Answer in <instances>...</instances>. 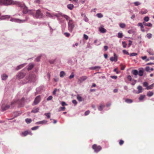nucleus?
<instances>
[{
	"label": "nucleus",
	"instance_id": "obj_44",
	"mask_svg": "<svg viewBox=\"0 0 154 154\" xmlns=\"http://www.w3.org/2000/svg\"><path fill=\"white\" fill-rule=\"evenodd\" d=\"M74 76V75L73 72H72L71 75L69 76V78L70 79L73 78Z\"/></svg>",
	"mask_w": 154,
	"mask_h": 154
},
{
	"label": "nucleus",
	"instance_id": "obj_23",
	"mask_svg": "<svg viewBox=\"0 0 154 154\" xmlns=\"http://www.w3.org/2000/svg\"><path fill=\"white\" fill-rule=\"evenodd\" d=\"M143 69H140L139 70V72H138V74L140 76H142L143 75Z\"/></svg>",
	"mask_w": 154,
	"mask_h": 154
},
{
	"label": "nucleus",
	"instance_id": "obj_41",
	"mask_svg": "<svg viewBox=\"0 0 154 154\" xmlns=\"http://www.w3.org/2000/svg\"><path fill=\"white\" fill-rule=\"evenodd\" d=\"M149 20V18L147 16L145 17L144 18V20L145 22L148 21Z\"/></svg>",
	"mask_w": 154,
	"mask_h": 154
},
{
	"label": "nucleus",
	"instance_id": "obj_7",
	"mask_svg": "<svg viewBox=\"0 0 154 154\" xmlns=\"http://www.w3.org/2000/svg\"><path fill=\"white\" fill-rule=\"evenodd\" d=\"M18 5L23 10V12L24 14H26L28 12L27 8L24 4H20Z\"/></svg>",
	"mask_w": 154,
	"mask_h": 154
},
{
	"label": "nucleus",
	"instance_id": "obj_2",
	"mask_svg": "<svg viewBox=\"0 0 154 154\" xmlns=\"http://www.w3.org/2000/svg\"><path fill=\"white\" fill-rule=\"evenodd\" d=\"M68 27L69 31L72 32L75 27V24L72 20H69L68 23Z\"/></svg>",
	"mask_w": 154,
	"mask_h": 154
},
{
	"label": "nucleus",
	"instance_id": "obj_10",
	"mask_svg": "<svg viewBox=\"0 0 154 154\" xmlns=\"http://www.w3.org/2000/svg\"><path fill=\"white\" fill-rule=\"evenodd\" d=\"M114 57H111L110 60L112 62H116L118 60L117 57L115 53H114Z\"/></svg>",
	"mask_w": 154,
	"mask_h": 154
},
{
	"label": "nucleus",
	"instance_id": "obj_33",
	"mask_svg": "<svg viewBox=\"0 0 154 154\" xmlns=\"http://www.w3.org/2000/svg\"><path fill=\"white\" fill-rule=\"evenodd\" d=\"M25 121H26V122L27 124H29L31 123L32 121L31 119L29 118L26 119V120H25Z\"/></svg>",
	"mask_w": 154,
	"mask_h": 154
},
{
	"label": "nucleus",
	"instance_id": "obj_15",
	"mask_svg": "<svg viewBox=\"0 0 154 154\" xmlns=\"http://www.w3.org/2000/svg\"><path fill=\"white\" fill-rule=\"evenodd\" d=\"M60 15L61 17L65 18L67 21L68 20L69 21V20H71L69 17L66 15H65L63 14H61Z\"/></svg>",
	"mask_w": 154,
	"mask_h": 154
},
{
	"label": "nucleus",
	"instance_id": "obj_46",
	"mask_svg": "<svg viewBox=\"0 0 154 154\" xmlns=\"http://www.w3.org/2000/svg\"><path fill=\"white\" fill-rule=\"evenodd\" d=\"M83 19L86 22H88V19L86 16H85L84 17Z\"/></svg>",
	"mask_w": 154,
	"mask_h": 154
},
{
	"label": "nucleus",
	"instance_id": "obj_56",
	"mask_svg": "<svg viewBox=\"0 0 154 154\" xmlns=\"http://www.w3.org/2000/svg\"><path fill=\"white\" fill-rule=\"evenodd\" d=\"M124 141L123 140H120L119 142V144L120 145H122V144H124Z\"/></svg>",
	"mask_w": 154,
	"mask_h": 154
},
{
	"label": "nucleus",
	"instance_id": "obj_50",
	"mask_svg": "<svg viewBox=\"0 0 154 154\" xmlns=\"http://www.w3.org/2000/svg\"><path fill=\"white\" fill-rule=\"evenodd\" d=\"M77 99L79 101H81L83 100L82 97H77Z\"/></svg>",
	"mask_w": 154,
	"mask_h": 154
},
{
	"label": "nucleus",
	"instance_id": "obj_36",
	"mask_svg": "<svg viewBox=\"0 0 154 154\" xmlns=\"http://www.w3.org/2000/svg\"><path fill=\"white\" fill-rule=\"evenodd\" d=\"M123 34L122 33L119 32L118 34V37L119 38H121L123 37Z\"/></svg>",
	"mask_w": 154,
	"mask_h": 154
},
{
	"label": "nucleus",
	"instance_id": "obj_28",
	"mask_svg": "<svg viewBox=\"0 0 154 154\" xmlns=\"http://www.w3.org/2000/svg\"><path fill=\"white\" fill-rule=\"evenodd\" d=\"M34 64H30L29 65L27 69L28 70H31L33 67Z\"/></svg>",
	"mask_w": 154,
	"mask_h": 154
},
{
	"label": "nucleus",
	"instance_id": "obj_57",
	"mask_svg": "<svg viewBox=\"0 0 154 154\" xmlns=\"http://www.w3.org/2000/svg\"><path fill=\"white\" fill-rule=\"evenodd\" d=\"M38 126H35L32 128L31 129L32 130H36V129H38Z\"/></svg>",
	"mask_w": 154,
	"mask_h": 154
},
{
	"label": "nucleus",
	"instance_id": "obj_9",
	"mask_svg": "<svg viewBox=\"0 0 154 154\" xmlns=\"http://www.w3.org/2000/svg\"><path fill=\"white\" fill-rule=\"evenodd\" d=\"M87 77L86 76H81L78 79V82L79 83H81L87 79Z\"/></svg>",
	"mask_w": 154,
	"mask_h": 154
},
{
	"label": "nucleus",
	"instance_id": "obj_14",
	"mask_svg": "<svg viewBox=\"0 0 154 154\" xmlns=\"http://www.w3.org/2000/svg\"><path fill=\"white\" fill-rule=\"evenodd\" d=\"M40 97H36L35 98L34 101V103L35 105H36L39 103L40 100H41Z\"/></svg>",
	"mask_w": 154,
	"mask_h": 154
},
{
	"label": "nucleus",
	"instance_id": "obj_40",
	"mask_svg": "<svg viewBox=\"0 0 154 154\" xmlns=\"http://www.w3.org/2000/svg\"><path fill=\"white\" fill-rule=\"evenodd\" d=\"M97 16L98 18H102L103 17V15L101 13H98L97 14Z\"/></svg>",
	"mask_w": 154,
	"mask_h": 154
},
{
	"label": "nucleus",
	"instance_id": "obj_51",
	"mask_svg": "<svg viewBox=\"0 0 154 154\" xmlns=\"http://www.w3.org/2000/svg\"><path fill=\"white\" fill-rule=\"evenodd\" d=\"M50 113H45V115L48 118H50Z\"/></svg>",
	"mask_w": 154,
	"mask_h": 154
},
{
	"label": "nucleus",
	"instance_id": "obj_16",
	"mask_svg": "<svg viewBox=\"0 0 154 154\" xmlns=\"http://www.w3.org/2000/svg\"><path fill=\"white\" fill-rule=\"evenodd\" d=\"M47 123V121L46 120H42L41 121L35 123V124L37 125L40 124H45Z\"/></svg>",
	"mask_w": 154,
	"mask_h": 154
},
{
	"label": "nucleus",
	"instance_id": "obj_31",
	"mask_svg": "<svg viewBox=\"0 0 154 154\" xmlns=\"http://www.w3.org/2000/svg\"><path fill=\"white\" fill-rule=\"evenodd\" d=\"M65 75V72L64 71H62L60 72V77H63Z\"/></svg>",
	"mask_w": 154,
	"mask_h": 154
},
{
	"label": "nucleus",
	"instance_id": "obj_52",
	"mask_svg": "<svg viewBox=\"0 0 154 154\" xmlns=\"http://www.w3.org/2000/svg\"><path fill=\"white\" fill-rule=\"evenodd\" d=\"M83 37L86 40H88V36L87 35H86L85 34H84L83 35Z\"/></svg>",
	"mask_w": 154,
	"mask_h": 154
},
{
	"label": "nucleus",
	"instance_id": "obj_25",
	"mask_svg": "<svg viewBox=\"0 0 154 154\" xmlns=\"http://www.w3.org/2000/svg\"><path fill=\"white\" fill-rule=\"evenodd\" d=\"M143 24L146 26H148L149 27H152V24L151 23H146L145 22H143Z\"/></svg>",
	"mask_w": 154,
	"mask_h": 154
},
{
	"label": "nucleus",
	"instance_id": "obj_55",
	"mask_svg": "<svg viewBox=\"0 0 154 154\" xmlns=\"http://www.w3.org/2000/svg\"><path fill=\"white\" fill-rule=\"evenodd\" d=\"M64 34L67 37H69L70 35V34L68 32H65Z\"/></svg>",
	"mask_w": 154,
	"mask_h": 154
},
{
	"label": "nucleus",
	"instance_id": "obj_45",
	"mask_svg": "<svg viewBox=\"0 0 154 154\" xmlns=\"http://www.w3.org/2000/svg\"><path fill=\"white\" fill-rule=\"evenodd\" d=\"M129 55L130 56H134L137 55V54L135 53H131Z\"/></svg>",
	"mask_w": 154,
	"mask_h": 154
},
{
	"label": "nucleus",
	"instance_id": "obj_6",
	"mask_svg": "<svg viewBox=\"0 0 154 154\" xmlns=\"http://www.w3.org/2000/svg\"><path fill=\"white\" fill-rule=\"evenodd\" d=\"M4 4L5 5H8L16 4L17 2L14 1L13 0H4Z\"/></svg>",
	"mask_w": 154,
	"mask_h": 154
},
{
	"label": "nucleus",
	"instance_id": "obj_37",
	"mask_svg": "<svg viewBox=\"0 0 154 154\" xmlns=\"http://www.w3.org/2000/svg\"><path fill=\"white\" fill-rule=\"evenodd\" d=\"M152 34L150 33H148L146 35L147 38L149 39H150L152 38Z\"/></svg>",
	"mask_w": 154,
	"mask_h": 154
},
{
	"label": "nucleus",
	"instance_id": "obj_27",
	"mask_svg": "<svg viewBox=\"0 0 154 154\" xmlns=\"http://www.w3.org/2000/svg\"><path fill=\"white\" fill-rule=\"evenodd\" d=\"M38 108H34L33 110H32L31 112L36 113L38 112Z\"/></svg>",
	"mask_w": 154,
	"mask_h": 154
},
{
	"label": "nucleus",
	"instance_id": "obj_39",
	"mask_svg": "<svg viewBox=\"0 0 154 154\" xmlns=\"http://www.w3.org/2000/svg\"><path fill=\"white\" fill-rule=\"evenodd\" d=\"M125 102L127 103H131L132 102V100L131 99H127L125 100Z\"/></svg>",
	"mask_w": 154,
	"mask_h": 154
},
{
	"label": "nucleus",
	"instance_id": "obj_24",
	"mask_svg": "<svg viewBox=\"0 0 154 154\" xmlns=\"http://www.w3.org/2000/svg\"><path fill=\"white\" fill-rule=\"evenodd\" d=\"M73 7L74 6L72 4H69L67 5V8L70 10H72L73 8Z\"/></svg>",
	"mask_w": 154,
	"mask_h": 154
},
{
	"label": "nucleus",
	"instance_id": "obj_64",
	"mask_svg": "<svg viewBox=\"0 0 154 154\" xmlns=\"http://www.w3.org/2000/svg\"><path fill=\"white\" fill-rule=\"evenodd\" d=\"M110 77L113 79H116L117 78V76H110Z\"/></svg>",
	"mask_w": 154,
	"mask_h": 154
},
{
	"label": "nucleus",
	"instance_id": "obj_49",
	"mask_svg": "<svg viewBox=\"0 0 154 154\" xmlns=\"http://www.w3.org/2000/svg\"><path fill=\"white\" fill-rule=\"evenodd\" d=\"M120 66H121V69L122 70H124L125 68V66L123 65L122 64H121L120 65Z\"/></svg>",
	"mask_w": 154,
	"mask_h": 154
},
{
	"label": "nucleus",
	"instance_id": "obj_13",
	"mask_svg": "<svg viewBox=\"0 0 154 154\" xmlns=\"http://www.w3.org/2000/svg\"><path fill=\"white\" fill-rule=\"evenodd\" d=\"M9 108V106L8 105H3L2 106V109L3 111L6 110Z\"/></svg>",
	"mask_w": 154,
	"mask_h": 154
},
{
	"label": "nucleus",
	"instance_id": "obj_3",
	"mask_svg": "<svg viewBox=\"0 0 154 154\" xmlns=\"http://www.w3.org/2000/svg\"><path fill=\"white\" fill-rule=\"evenodd\" d=\"M33 16L36 18H43L44 16L42 13L41 12L40 10L38 9L36 11L35 14H32Z\"/></svg>",
	"mask_w": 154,
	"mask_h": 154
},
{
	"label": "nucleus",
	"instance_id": "obj_59",
	"mask_svg": "<svg viewBox=\"0 0 154 154\" xmlns=\"http://www.w3.org/2000/svg\"><path fill=\"white\" fill-rule=\"evenodd\" d=\"M40 56H39L37 57L35 59V60L37 62L39 61L40 60Z\"/></svg>",
	"mask_w": 154,
	"mask_h": 154
},
{
	"label": "nucleus",
	"instance_id": "obj_38",
	"mask_svg": "<svg viewBox=\"0 0 154 154\" xmlns=\"http://www.w3.org/2000/svg\"><path fill=\"white\" fill-rule=\"evenodd\" d=\"M143 85L144 87H146V88L148 86V84L147 82H144L143 83Z\"/></svg>",
	"mask_w": 154,
	"mask_h": 154
},
{
	"label": "nucleus",
	"instance_id": "obj_54",
	"mask_svg": "<svg viewBox=\"0 0 154 154\" xmlns=\"http://www.w3.org/2000/svg\"><path fill=\"white\" fill-rule=\"evenodd\" d=\"M147 11L146 10H145L144 11H141L140 12L142 14H146L147 12Z\"/></svg>",
	"mask_w": 154,
	"mask_h": 154
},
{
	"label": "nucleus",
	"instance_id": "obj_47",
	"mask_svg": "<svg viewBox=\"0 0 154 154\" xmlns=\"http://www.w3.org/2000/svg\"><path fill=\"white\" fill-rule=\"evenodd\" d=\"M4 0H0V5H4Z\"/></svg>",
	"mask_w": 154,
	"mask_h": 154
},
{
	"label": "nucleus",
	"instance_id": "obj_60",
	"mask_svg": "<svg viewBox=\"0 0 154 154\" xmlns=\"http://www.w3.org/2000/svg\"><path fill=\"white\" fill-rule=\"evenodd\" d=\"M61 105H62V106H67V104L65 102H62L61 103Z\"/></svg>",
	"mask_w": 154,
	"mask_h": 154
},
{
	"label": "nucleus",
	"instance_id": "obj_17",
	"mask_svg": "<svg viewBox=\"0 0 154 154\" xmlns=\"http://www.w3.org/2000/svg\"><path fill=\"white\" fill-rule=\"evenodd\" d=\"M10 17V15H3L1 17L0 19L1 20H6L9 18Z\"/></svg>",
	"mask_w": 154,
	"mask_h": 154
},
{
	"label": "nucleus",
	"instance_id": "obj_5",
	"mask_svg": "<svg viewBox=\"0 0 154 154\" xmlns=\"http://www.w3.org/2000/svg\"><path fill=\"white\" fill-rule=\"evenodd\" d=\"M28 20V19L27 18H26V20H21L20 19H17V18H11V19L10 20V21H11L12 22H14L19 23H22L25 22L26 21H27Z\"/></svg>",
	"mask_w": 154,
	"mask_h": 154
},
{
	"label": "nucleus",
	"instance_id": "obj_26",
	"mask_svg": "<svg viewBox=\"0 0 154 154\" xmlns=\"http://www.w3.org/2000/svg\"><path fill=\"white\" fill-rule=\"evenodd\" d=\"M104 107H105V106L101 104L99 107L98 108V110L100 111H102Z\"/></svg>",
	"mask_w": 154,
	"mask_h": 154
},
{
	"label": "nucleus",
	"instance_id": "obj_48",
	"mask_svg": "<svg viewBox=\"0 0 154 154\" xmlns=\"http://www.w3.org/2000/svg\"><path fill=\"white\" fill-rule=\"evenodd\" d=\"M134 5L135 6H138L140 4V3L138 2H136L134 3Z\"/></svg>",
	"mask_w": 154,
	"mask_h": 154
},
{
	"label": "nucleus",
	"instance_id": "obj_8",
	"mask_svg": "<svg viewBox=\"0 0 154 154\" xmlns=\"http://www.w3.org/2000/svg\"><path fill=\"white\" fill-rule=\"evenodd\" d=\"M92 148L94 150V152H99L101 149V147L100 146H97L95 144L93 145Z\"/></svg>",
	"mask_w": 154,
	"mask_h": 154
},
{
	"label": "nucleus",
	"instance_id": "obj_30",
	"mask_svg": "<svg viewBox=\"0 0 154 154\" xmlns=\"http://www.w3.org/2000/svg\"><path fill=\"white\" fill-rule=\"evenodd\" d=\"M25 64H23L18 66L16 68V69L18 70L20 69L21 68L25 66Z\"/></svg>",
	"mask_w": 154,
	"mask_h": 154
},
{
	"label": "nucleus",
	"instance_id": "obj_20",
	"mask_svg": "<svg viewBox=\"0 0 154 154\" xmlns=\"http://www.w3.org/2000/svg\"><path fill=\"white\" fill-rule=\"evenodd\" d=\"M46 16L48 17H50L51 18H53V13H51L48 12H46Z\"/></svg>",
	"mask_w": 154,
	"mask_h": 154
},
{
	"label": "nucleus",
	"instance_id": "obj_1",
	"mask_svg": "<svg viewBox=\"0 0 154 154\" xmlns=\"http://www.w3.org/2000/svg\"><path fill=\"white\" fill-rule=\"evenodd\" d=\"M26 79L27 81L24 82L23 83V84H25L29 82H31L35 81L36 80V76L34 74H30L26 77Z\"/></svg>",
	"mask_w": 154,
	"mask_h": 154
},
{
	"label": "nucleus",
	"instance_id": "obj_11",
	"mask_svg": "<svg viewBox=\"0 0 154 154\" xmlns=\"http://www.w3.org/2000/svg\"><path fill=\"white\" fill-rule=\"evenodd\" d=\"M29 134L30 135H32V134L30 131H26L24 132H22L21 134L24 137Z\"/></svg>",
	"mask_w": 154,
	"mask_h": 154
},
{
	"label": "nucleus",
	"instance_id": "obj_19",
	"mask_svg": "<svg viewBox=\"0 0 154 154\" xmlns=\"http://www.w3.org/2000/svg\"><path fill=\"white\" fill-rule=\"evenodd\" d=\"M137 89L138 90V93H140L142 92L143 88L141 86L139 85L137 87Z\"/></svg>",
	"mask_w": 154,
	"mask_h": 154
},
{
	"label": "nucleus",
	"instance_id": "obj_4",
	"mask_svg": "<svg viewBox=\"0 0 154 154\" xmlns=\"http://www.w3.org/2000/svg\"><path fill=\"white\" fill-rule=\"evenodd\" d=\"M24 98H22L20 100H14V101L11 102V106H12L13 105L17 104L20 106H22L23 105L24 103Z\"/></svg>",
	"mask_w": 154,
	"mask_h": 154
},
{
	"label": "nucleus",
	"instance_id": "obj_22",
	"mask_svg": "<svg viewBox=\"0 0 154 154\" xmlns=\"http://www.w3.org/2000/svg\"><path fill=\"white\" fill-rule=\"evenodd\" d=\"M147 52L149 53V54L151 55H154V52L152 50L149 49L147 51Z\"/></svg>",
	"mask_w": 154,
	"mask_h": 154
},
{
	"label": "nucleus",
	"instance_id": "obj_58",
	"mask_svg": "<svg viewBox=\"0 0 154 154\" xmlns=\"http://www.w3.org/2000/svg\"><path fill=\"white\" fill-rule=\"evenodd\" d=\"M127 79L130 81H131L132 79V78L130 75H128L127 77Z\"/></svg>",
	"mask_w": 154,
	"mask_h": 154
},
{
	"label": "nucleus",
	"instance_id": "obj_35",
	"mask_svg": "<svg viewBox=\"0 0 154 154\" xmlns=\"http://www.w3.org/2000/svg\"><path fill=\"white\" fill-rule=\"evenodd\" d=\"M153 95V93L152 91H149L147 93V95L148 96H151Z\"/></svg>",
	"mask_w": 154,
	"mask_h": 154
},
{
	"label": "nucleus",
	"instance_id": "obj_34",
	"mask_svg": "<svg viewBox=\"0 0 154 154\" xmlns=\"http://www.w3.org/2000/svg\"><path fill=\"white\" fill-rule=\"evenodd\" d=\"M119 26L121 28H124L125 26V24L124 23H120L119 24Z\"/></svg>",
	"mask_w": 154,
	"mask_h": 154
},
{
	"label": "nucleus",
	"instance_id": "obj_21",
	"mask_svg": "<svg viewBox=\"0 0 154 154\" xmlns=\"http://www.w3.org/2000/svg\"><path fill=\"white\" fill-rule=\"evenodd\" d=\"M1 77L2 79V80H5L8 78V76L6 74H4L2 75Z\"/></svg>",
	"mask_w": 154,
	"mask_h": 154
},
{
	"label": "nucleus",
	"instance_id": "obj_12",
	"mask_svg": "<svg viewBox=\"0 0 154 154\" xmlns=\"http://www.w3.org/2000/svg\"><path fill=\"white\" fill-rule=\"evenodd\" d=\"M25 74L23 72H20L17 75V78L19 79L23 78Z\"/></svg>",
	"mask_w": 154,
	"mask_h": 154
},
{
	"label": "nucleus",
	"instance_id": "obj_18",
	"mask_svg": "<svg viewBox=\"0 0 154 154\" xmlns=\"http://www.w3.org/2000/svg\"><path fill=\"white\" fill-rule=\"evenodd\" d=\"M99 30L101 32L103 33H105L106 32V30L102 27L99 28Z\"/></svg>",
	"mask_w": 154,
	"mask_h": 154
},
{
	"label": "nucleus",
	"instance_id": "obj_42",
	"mask_svg": "<svg viewBox=\"0 0 154 154\" xmlns=\"http://www.w3.org/2000/svg\"><path fill=\"white\" fill-rule=\"evenodd\" d=\"M122 44L123 45V47L124 48H125L126 47V46L127 45V44L125 42H122Z\"/></svg>",
	"mask_w": 154,
	"mask_h": 154
},
{
	"label": "nucleus",
	"instance_id": "obj_61",
	"mask_svg": "<svg viewBox=\"0 0 154 154\" xmlns=\"http://www.w3.org/2000/svg\"><path fill=\"white\" fill-rule=\"evenodd\" d=\"M60 109H61V110H60L59 111H63L64 110V109H65V107H61L60 108Z\"/></svg>",
	"mask_w": 154,
	"mask_h": 154
},
{
	"label": "nucleus",
	"instance_id": "obj_43",
	"mask_svg": "<svg viewBox=\"0 0 154 154\" xmlns=\"http://www.w3.org/2000/svg\"><path fill=\"white\" fill-rule=\"evenodd\" d=\"M123 52L124 54H127L128 55H129V53L128 51L126 50H123Z\"/></svg>",
	"mask_w": 154,
	"mask_h": 154
},
{
	"label": "nucleus",
	"instance_id": "obj_63",
	"mask_svg": "<svg viewBox=\"0 0 154 154\" xmlns=\"http://www.w3.org/2000/svg\"><path fill=\"white\" fill-rule=\"evenodd\" d=\"M146 71L147 72H149L150 69V68L149 66H147L145 68Z\"/></svg>",
	"mask_w": 154,
	"mask_h": 154
},
{
	"label": "nucleus",
	"instance_id": "obj_62",
	"mask_svg": "<svg viewBox=\"0 0 154 154\" xmlns=\"http://www.w3.org/2000/svg\"><path fill=\"white\" fill-rule=\"evenodd\" d=\"M141 31L143 32H144L145 31V30L144 28V26H142V27H141Z\"/></svg>",
	"mask_w": 154,
	"mask_h": 154
},
{
	"label": "nucleus",
	"instance_id": "obj_29",
	"mask_svg": "<svg viewBox=\"0 0 154 154\" xmlns=\"http://www.w3.org/2000/svg\"><path fill=\"white\" fill-rule=\"evenodd\" d=\"M132 73L134 75H137L138 74V72L136 70H134L132 71Z\"/></svg>",
	"mask_w": 154,
	"mask_h": 154
},
{
	"label": "nucleus",
	"instance_id": "obj_32",
	"mask_svg": "<svg viewBox=\"0 0 154 154\" xmlns=\"http://www.w3.org/2000/svg\"><path fill=\"white\" fill-rule=\"evenodd\" d=\"M153 87H154V85H153V84H152L150 85L149 86L148 85V86L147 87V88H146V89L147 90H149V89H152L153 88Z\"/></svg>",
	"mask_w": 154,
	"mask_h": 154
},
{
	"label": "nucleus",
	"instance_id": "obj_53",
	"mask_svg": "<svg viewBox=\"0 0 154 154\" xmlns=\"http://www.w3.org/2000/svg\"><path fill=\"white\" fill-rule=\"evenodd\" d=\"M90 113V111L89 110H88L87 111H86L85 113V116H87L89 115V114Z\"/></svg>",
	"mask_w": 154,
	"mask_h": 154
}]
</instances>
